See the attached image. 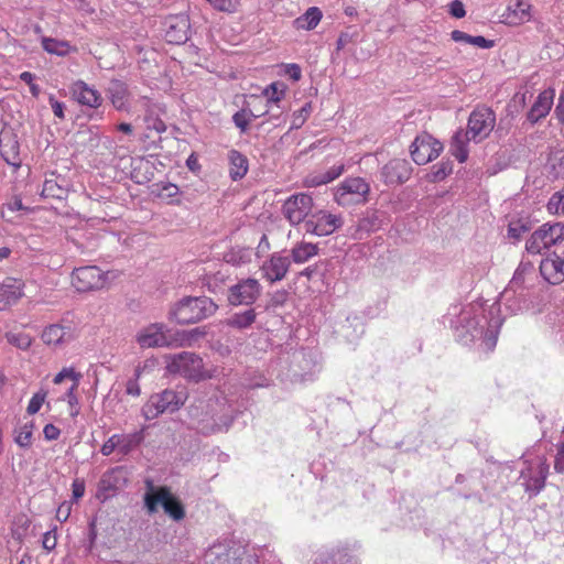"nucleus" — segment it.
Segmentation results:
<instances>
[{"label": "nucleus", "instance_id": "60", "mask_svg": "<svg viewBox=\"0 0 564 564\" xmlns=\"http://www.w3.org/2000/svg\"><path fill=\"white\" fill-rule=\"evenodd\" d=\"M72 506L68 502H63L58 506L56 512V519L59 522H65L70 516Z\"/></svg>", "mask_w": 564, "mask_h": 564}, {"label": "nucleus", "instance_id": "6", "mask_svg": "<svg viewBox=\"0 0 564 564\" xmlns=\"http://www.w3.org/2000/svg\"><path fill=\"white\" fill-rule=\"evenodd\" d=\"M166 368L171 373H177L196 382L209 377L204 370L203 359L191 351L171 355Z\"/></svg>", "mask_w": 564, "mask_h": 564}, {"label": "nucleus", "instance_id": "51", "mask_svg": "<svg viewBox=\"0 0 564 564\" xmlns=\"http://www.w3.org/2000/svg\"><path fill=\"white\" fill-rule=\"evenodd\" d=\"M235 126L240 130L241 133L247 132L250 123L249 112L247 109H241L232 116Z\"/></svg>", "mask_w": 564, "mask_h": 564}, {"label": "nucleus", "instance_id": "14", "mask_svg": "<svg viewBox=\"0 0 564 564\" xmlns=\"http://www.w3.org/2000/svg\"><path fill=\"white\" fill-rule=\"evenodd\" d=\"M214 403L213 399L197 400L188 408L189 416L197 421V429L203 434L221 431L215 419Z\"/></svg>", "mask_w": 564, "mask_h": 564}, {"label": "nucleus", "instance_id": "28", "mask_svg": "<svg viewBox=\"0 0 564 564\" xmlns=\"http://www.w3.org/2000/svg\"><path fill=\"white\" fill-rule=\"evenodd\" d=\"M67 195L65 180L51 173L43 183L41 196L44 198L63 199Z\"/></svg>", "mask_w": 564, "mask_h": 564}, {"label": "nucleus", "instance_id": "55", "mask_svg": "<svg viewBox=\"0 0 564 564\" xmlns=\"http://www.w3.org/2000/svg\"><path fill=\"white\" fill-rule=\"evenodd\" d=\"M448 12L456 19H462L466 15L464 3L460 0H454L448 6Z\"/></svg>", "mask_w": 564, "mask_h": 564}, {"label": "nucleus", "instance_id": "22", "mask_svg": "<svg viewBox=\"0 0 564 564\" xmlns=\"http://www.w3.org/2000/svg\"><path fill=\"white\" fill-rule=\"evenodd\" d=\"M411 173V164L405 159H393L381 170V175L386 184H402L410 178Z\"/></svg>", "mask_w": 564, "mask_h": 564}, {"label": "nucleus", "instance_id": "10", "mask_svg": "<svg viewBox=\"0 0 564 564\" xmlns=\"http://www.w3.org/2000/svg\"><path fill=\"white\" fill-rule=\"evenodd\" d=\"M344 225L341 216L330 214L327 210L319 209L312 212L311 216L304 221V230L317 237L332 235L336 229Z\"/></svg>", "mask_w": 564, "mask_h": 564}, {"label": "nucleus", "instance_id": "45", "mask_svg": "<svg viewBox=\"0 0 564 564\" xmlns=\"http://www.w3.org/2000/svg\"><path fill=\"white\" fill-rule=\"evenodd\" d=\"M311 112H312L311 102H305L301 107V109H299L297 111H294V113L292 116V121H291V129H300L305 123V121L310 117Z\"/></svg>", "mask_w": 564, "mask_h": 564}, {"label": "nucleus", "instance_id": "8", "mask_svg": "<svg viewBox=\"0 0 564 564\" xmlns=\"http://www.w3.org/2000/svg\"><path fill=\"white\" fill-rule=\"evenodd\" d=\"M370 192V185L361 177H347L336 188L335 202L343 207L364 204Z\"/></svg>", "mask_w": 564, "mask_h": 564}, {"label": "nucleus", "instance_id": "3", "mask_svg": "<svg viewBox=\"0 0 564 564\" xmlns=\"http://www.w3.org/2000/svg\"><path fill=\"white\" fill-rule=\"evenodd\" d=\"M519 484L530 497H536L545 487L550 474V464L545 454H540L535 448L522 454Z\"/></svg>", "mask_w": 564, "mask_h": 564}, {"label": "nucleus", "instance_id": "46", "mask_svg": "<svg viewBox=\"0 0 564 564\" xmlns=\"http://www.w3.org/2000/svg\"><path fill=\"white\" fill-rule=\"evenodd\" d=\"M529 229V226L520 219L510 221L508 225V238L518 241Z\"/></svg>", "mask_w": 564, "mask_h": 564}, {"label": "nucleus", "instance_id": "19", "mask_svg": "<svg viewBox=\"0 0 564 564\" xmlns=\"http://www.w3.org/2000/svg\"><path fill=\"white\" fill-rule=\"evenodd\" d=\"M165 40L172 44H183L189 36V19L185 14L171 15L165 19Z\"/></svg>", "mask_w": 564, "mask_h": 564}, {"label": "nucleus", "instance_id": "62", "mask_svg": "<svg viewBox=\"0 0 564 564\" xmlns=\"http://www.w3.org/2000/svg\"><path fill=\"white\" fill-rule=\"evenodd\" d=\"M338 562H341V557L338 553L336 554H327V556H324V554H321L314 562V564H337Z\"/></svg>", "mask_w": 564, "mask_h": 564}, {"label": "nucleus", "instance_id": "18", "mask_svg": "<svg viewBox=\"0 0 564 564\" xmlns=\"http://www.w3.org/2000/svg\"><path fill=\"white\" fill-rule=\"evenodd\" d=\"M76 337V329L70 324H51L41 335L43 343L54 348L67 345Z\"/></svg>", "mask_w": 564, "mask_h": 564}, {"label": "nucleus", "instance_id": "50", "mask_svg": "<svg viewBox=\"0 0 564 564\" xmlns=\"http://www.w3.org/2000/svg\"><path fill=\"white\" fill-rule=\"evenodd\" d=\"M141 377V368L137 367L134 369V377L129 379L126 384V393L131 397H139L141 393V389L139 386V379Z\"/></svg>", "mask_w": 564, "mask_h": 564}, {"label": "nucleus", "instance_id": "44", "mask_svg": "<svg viewBox=\"0 0 564 564\" xmlns=\"http://www.w3.org/2000/svg\"><path fill=\"white\" fill-rule=\"evenodd\" d=\"M83 375L77 372L73 367H65L58 373L55 375L53 382L61 384L65 379L72 380L75 386H79Z\"/></svg>", "mask_w": 564, "mask_h": 564}, {"label": "nucleus", "instance_id": "48", "mask_svg": "<svg viewBox=\"0 0 564 564\" xmlns=\"http://www.w3.org/2000/svg\"><path fill=\"white\" fill-rule=\"evenodd\" d=\"M6 338L9 344L20 349H28L32 343L31 337L23 333L9 332L6 334Z\"/></svg>", "mask_w": 564, "mask_h": 564}, {"label": "nucleus", "instance_id": "1", "mask_svg": "<svg viewBox=\"0 0 564 564\" xmlns=\"http://www.w3.org/2000/svg\"><path fill=\"white\" fill-rule=\"evenodd\" d=\"M535 297L533 293L507 284L499 295V301L489 306L478 301L452 305L448 316L457 341L464 346H474L480 351H492L503 323L500 306L509 314L516 315L530 310Z\"/></svg>", "mask_w": 564, "mask_h": 564}, {"label": "nucleus", "instance_id": "39", "mask_svg": "<svg viewBox=\"0 0 564 564\" xmlns=\"http://www.w3.org/2000/svg\"><path fill=\"white\" fill-rule=\"evenodd\" d=\"M41 43L43 50L52 55L66 56L72 51L69 42L64 40L42 36Z\"/></svg>", "mask_w": 564, "mask_h": 564}, {"label": "nucleus", "instance_id": "13", "mask_svg": "<svg viewBox=\"0 0 564 564\" xmlns=\"http://www.w3.org/2000/svg\"><path fill=\"white\" fill-rule=\"evenodd\" d=\"M262 286L257 279L239 280L228 290V302L234 306L252 305L260 296Z\"/></svg>", "mask_w": 564, "mask_h": 564}, {"label": "nucleus", "instance_id": "5", "mask_svg": "<svg viewBox=\"0 0 564 564\" xmlns=\"http://www.w3.org/2000/svg\"><path fill=\"white\" fill-rule=\"evenodd\" d=\"M187 399L186 392L183 390L175 391L166 389L160 393L152 394L143 404L141 413L145 420L156 419L163 413H174Z\"/></svg>", "mask_w": 564, "mask_h": 564}, {"label": "nucleus", "instance_id": "40", "mask_svg": "<svg viewBox=\"0 0 564 564\" xmlns=\"http://www.w3.org/2000/svg\"><path fill=\"white\" fill-rule=\"evenodd\" d=\"M34 423L26 422L14 430V442L21 448H29L32 444Z\"/></svg>", "mask_w": 564, "mask_h": 564}, {"label": "nucleus", "instance_id": "47", "mask_svg": "<svg viewBox=\"0 0 564 564\" xmlns=\"http://www.w3.org/2000/svg\"><path fill=\"white\" fill-rule=\"evenodd\" d=\"M547 209L550 213L564 215V187L550 197Z\"/></svg>", "mask_w": 564, "mask_h": 564}, {"label": "nucleus", "instance_id": "36", "mask_svg": "<svg viewBox=\"0 0 564 564\" xmlns=\"http://www.w3.org/2000/svg\"><path fill=\"white\" fill-rule=\"evenodd\" d=\"M451 39L457 43H466L479 48L488 50L495 46V41L488 40L481 35H469L463 31L454 30L451 32Z\"/></svg>", "mask_w": 564, "mask_h": 564}, {"label": "nucleus", "instance_id": "33", "mask_svg": "<svg viewBox=\"0 0 564 564\" xmlns=\"http://www.w3.org/2000/svg\"><path fill=\"white\" fill-rule=\"evenodd\" d=\"M318 253V247L312 242H299L290 251L291 262L303 264Z\"/></svg>", "mask_w": 564, "mask_h": 564}, {"label": "nucleus", "instance_id": "52", "mask_svg": "<svg viewBox=\"0 0 564 564\" xmlns=\"http://www.w3.org/2000/svg\"><path fill=\"white\" fill-rule=\"evenodd\" d=\"M57 544L56 528L48 530L43 534L42 545L47 552L53 551Z\"/></svg>", "mask_w": 564, "mask_h": 564}, {"label": "nucleus", "instance_id": "2", "mask_svg": "<svg viewBox=\"0 0 564 564\" xmlns=\"http://www.w3.org/2000/svg\"><path fill=\"white\" fill-rule=\"evenodd\" d=\"M496 124V115L488 107L475 108L468 118L467 130H458L452 138L449 151L460 163L468 159L469 141L476 143L486 139L494 130Z\"/></svg>", "mask_w": 564, "mask_h": 564}, {"label": "nucleus", "instance_id": "63", "mask_svg": "<svg viewBox=\"0 0 564 564\" xmlns=\"http://www.w3.org/2000/svg\"><path fill=\"white\" fill-rule=\"evenodd\" d=\"M72 492L74 500H78L85 495V484L83 480L75 479L72 484Z\"/></svg>", "mask_w": 564, "mask_h": 564}, {"label": "nucleus", "instance_id": "59", "mask_svg": "<svg viewBox=\"0 0 564 564\" xmlns=\"http://www.w3.org/2000/svg\"><path fill=\"white\" fill-rule=\"evenodd\" d=\"M43 435L46 441H56L61 435V430L52 423H48L43 429Z\"/></svg>", "mask_w": 564, "mask_h": 564}, {"label": "nucleus", "instance_id": "21", "mask_svg": "<svg viewBox=\"0 0 564 564\" xmlns=\"http://www.w3.org/2000/svg\"><path fill=\"white\" fill-rule=\"evenodd\" d=\"M540 274L551 284L564 281V250L549 253L540 263Z\"/></svg>", "mask_w": 564, "mask_h": 564}, {"label": "nucleus", "instance_id": "53", "mask_svg": "<svg viewBox=\"0 0 564 564\" xmlns=\"http://www.w3.org/2000/svg\"><path fill=\"white\" fill-rule=\"evenodd\" d=\"M554 470L558 474L564 473V440L556 445Z\"/></svg>", "mask_w": 564, "mask_h": 564}, {"label": "nucleus", "instance_id": "23", "mask_svg": "<svg viewBox=\"0 0 564 564\" xmlns=\"http://www.w3.org/2000/svg\"><path fill=\"white\" fill-rule=\"evenodd\" d=\"M124 481L126 480L122 477V469L120 467L106 471L99 480L97 498L101 501L110 499L116 496Z\"/></svg>", "mask_w": 564, "mask_h": 564}, {"label": "nucleus", "instance_id": "37", "mask_svg": "<svg viewBox=\"0 0 564 564\" xmlns=\"http://www.w3.org/2000/svg\"><path fill=\"white\" fill-rule=\"evenodd\" d=\"M252 254L251 248L236 246L225 253L224 259L229 264L241 267L251 262Z\"/></svg>", "mask_w": 564, "mask_h": 564}, {"label": "nucleus", "instance_id": "57", "mask_svg": "<svg viewBox=\"0 0 564 564\" xmlns=\"http://www.w3.org/2000/svg\"><path fill=\"white\" fill-rule=\"evenodd\" d=\"M48 102L51 105V108H52L55 117L63 120L65 118V113H64L65 104L55 99V97L53 95H51L48 97Z\"/></svg>", "mask_w": 564, "mask_h": 564}, {"label": "nucleus", "instance_id": "49", "mask_svg": "<svg viewBox=\"0 0 564 564\" xmlns=\"http://www.w3.org/2000/svg\"><path fill=\"white\" fill-rule=\"evenodd\" d=\"M46 395H47V392L45 390H40L36 393H34L28 404L26 412L30 415L37 413L40 411V409L42 408V405L46 399Z\"/></svg>", "mask_w": 564, "mask_h": 564}, {"label": "nucleus", "instance_id": "41", "mask_svg": "<svg viewBox=\"0 0 564 564\" xmlns=\"http://www.w3.org/2000/svg\"><path fill=\"white\" fill-rule=\"evenodd\" d=\"M149 490L144 495V505L150 513L158 510V506H161V487L155 488L151 481H148Z\"/></svg>", "mask_w": 564, "mask_h": 564}, {"label": "nucleus", "instance_id": "43", "mask_svg": "<svg viewBox=\"0 0 564 564\" xmlns=\"http://www.w3.org/2000/svg\"><path fill=\"white\" fill-rule=\"evenodd\" d=\"M206 335L205 327H196L189 330H184L182 333H176V337H174L177 341L175 345H192L193 341L197 340L199 337Z\"/></svg>", "mask_w": 564, "mask_h": 564}, {"label": "nucleus", "instance_id": "20", "mask_svg": "<svg viewBox=\"0 0 564 564\" xmlns=\"http://www.w3.org/2000/svg\"><path fill=\"white\" fill-rule=\"evenodd\" d=\"M69 93L80 106L96 109L102 104L101 94L82 79L75 80L69 86Z\"/></svg>", "mask_w": 564, "mask_h": 564}, {"label": "nucleus", "instance_id": "4", "mask_svg": "<svg viewBox=\"0 0 564 564\" xmlns=\"http://www.w3.org/2000/svg\"><path fill=\"white\" fill-rule=\"evenodd\" d=\"M218 306L207 296H185L170 311L169 318L177 324H194L212 316Z\"/></svg>", "mask_w": 564, "mask_h": 564}, {"label": "nucleus", "instance_id": "54", "mask_svg": "<svg viewBox=\"0 0 564 564\" xmlns=\"http://www.w3.org/2000/svg\"><path fill=\"white\" fill-rule=\"evenodd\" d=\"M223 549L221 545H213L210 546L205 555H204V561L206 564H214V560H217L219 562V564L223 563V553L219 552V550Z\"/></svg>", "mask_w": 564, "mask_h": 564}, {"label": "nucleus", "instance_id": "25", "mask_svg": "<svg viewBox=\"0 0 564 564\" xmlns=\"http://www.w3.org/2000/svg\"><path fill=\"white\" fill-rule=\"evenodd\" d=\"M555 93L553 89L541 91L527 113V120L532 124L545 118L552 109Z\"/></svg>", "mask_w": 564, "mask_h": 564}, {"label": "nucleus", "instance_id": "30", "mask_svg": "<svg viewBox=\"0 0 564 564\" xmlns=\"http://www.w3.org/2000/svg\"><path fill=\"white\" fill-rule=\"evenodd\" d=\"M506 20L510 24H522L531 19V4L524 0H517L513 4L508 6Z\"/></svg>", "mask_w": 564, "mask_h": 564}, {"label": "nucleus", "instance_id": "7", "mask_svg": "<svg viewBox=\"0 0 564 564\" xmlns=\"http://www.w3.org/2000/svg\"><path fill=\"white\" fill-rule=\"evenodd\" d=\"M564 240V225L560 223L544 224L538 228L527 240L525 249L529 253L541 254Z\"/></svg>", "mask_w": 564, "mask_h": 564}, {"label": "nucleus", "instance_id": "26", "mask_svg": "<svg viewBox=\"0 0 564 564\" xmlns=\"http://www.w3.org/2000/svg\"><path fill=\"white\" fill-rule=\"evenodd\" d=\"M161 507L174 521H182L186 513L182 501L166 486H161Z\"/></svg>", "mask_w": 564, "mask_h": 564}, {"label": "nucleus", "instance_id": "38", "mask_svg": "<svg viewBox=\"0 0 564 564\" xmlns=\"http://www.w3.org/2000/svg\"><path fill=\"white\" fill-rule=\"evenodd\" d=\"M257 313L253 308L234 313L226 319V325L236 329H247L256 322Z\"/></svg>", "mask_w": 564, "mask_h": 564}, {"label": "nucleus", "instance_id": "11", "mask_svg": "<svg viewBox=\"0 0 564 564\" xmlns=\"http://www.w3.org/2000/svg\"><path fill=\"white\" fill-rule=\"evenodd\" d=\"M107 283V273L97 265L75 268L72 272V284L78 292L102 289Z\"/></svg>", "mask_w": 564, "mask_h": 564}, {"label": "nucleus", "instance_id": "56", "mask_svg": "<svg viewBox=\"0 0 564 564\" xmlns=\"http://www.w3.org/2000/svg\"><path fill=\"white\" fill-rule=\"evenodd\" d=\"M116 449L118 451V440L117 435L113 434L102 444L100 453L104 456H110Z\"/></svg>", "mask_w": 564, "mask_h": 564}, {"label": "nucleus", "instance_id": "24", "mask_svg": "<svg viewBox=\"0 0 564 564\" xmlns=\"http://www.w3.org/2000/svg\"><path fill=\"white\" fill-rule=\"evenodd\" d=\"M23 281L6 278L0 284V311L15 304L24 294Z\"/></svg>", "mask_w": 564, "mask_h": 564}, {"label": "nucleus", "instance_id": "29", "mask_svg": "<svg viewBox=\"0 0 564 564\" xmlns=\"http://www.w3.org/2000/svg\"><path fill=\"white\" fill-rule=\"evenodd\" d=\"M229 176L232 181H239L246 176L249 170V161L245 154L237 150L228 152Z\"/></svg>", "mask_w": 564, "mask_h": 564}, {"label": "nucleus", "instance_id": "34", "mask_svg": "<svg viewBox=\"0 0 564 564\" xmlns=\"http://www.w3.org/2000/svg\"><path fill=\"white\" fill-rule=\"evenodd\" d=\"M322 17V11L317 7H311L294 20V28L296 30H314L321 22Z\"/></svg>", "mask_w": 564, "mask_h": 564}, {"label": "nucleus", "instance_id": "16", "mask_svg": "<svg viewBox=\"0 0 564 564\" xmlns=\"http://www.w3.org/2000/svg\"><path fill=\"white\" fill-rule=\"evenodd\" d=\"M442 150V143L427 133L417 135L410 147L412 160L417 165H424L433 161Z\"/></svg>", "mask_w": 564, "mask_h": 564}, {"label": "nucleus", "instance_id": "31", "mask_svg": "<svg viewBox=\"0 0 564 564\" xmlns=\"http://www.w3.org/2000/svg\"><path fill=\"white\" fill-rule=\"evenodd\" d=\"M19 149V142L12 137L1 139L0 141L2 159L14 169H19L22 164Z\"/></svg>", "mask_w": 564, "mask_h": 564}, {"label": "nucleus", "instance_id": "27", "mask_svg": "<svg viewBox=\"0 0 564 564\" xmlns=\"http://www.w3.org/2000/svg\"><path fill=\"white\" fill-rule=\"evenodd\" d=\"M106 94L111 102V105L119 111H128L129 104V89L128 85L120 79H111L108 87L106 88Z\"/></svg>", "mask_w": 564, "mask_h": 564}, {"label": "nucleus", "instance_id": "9", "mask_svg": "<svg viewBox=\"0 0 564 564\" xmlns=\"http://www.w3.org/2000/svg\"><path fill=\"white\" fill-rule=\"evenodd\" d=\"M313 198L305 193H296L288 197L282 205V214L291 226L303 225L313 212Z\"/></svg>", "mask_w": 564, "mask_h": 564}, {"label": "nucleus", "instance_id": "35", "mask_svg": "<svg viewBox=\"0 0 564 564\" xmlns=\"http://www.w3.org/2000/svg\"><path fill=\"white\" fill-rule=\"evenodd\" d=\"M286 86L283 83L274 82L263 89V96L267 98L265 110L262 115H268L273 105L279 107V102L284 98Z\"/></svg>", "mask_w": 564, "mask_h": 564}, {"label": "nucleus", "instance_id": "64", "mask_svg": "<svg viewBox=\"0 0 564 564\" xmlns=\"http://www.w3.org/2000/svg\"><path fill=\"white\" fill-rule=\"evenodd\" d=\"M555 116L560 122L564 123V90L561 93L558 102L555 107Z\"/></svg>", "mask_w": 564, "mask_h": 564}, {"label": "nucleus", "instance_id": "42", "mask_svg": "<svg viewBox=\"0 0 564 564\" xmlns=\"http://www.w3.org/2000/svg\"><path fill=\"white\" fill-rule=\"evenodd\" d=\"M344 172V165H334L329 167L325 173L316 175L312 180V184L315 186L327 184L339 177Z\"/></svg>", "mask_w": 564, "mask_h": 564}, {"label": "nucleus", "instance_id": "12", "mask_svg": "<svg viewBox=\"0 0 564 564\" xmlns=\"http://www.w3.org/2000/svg\"><path fill=\"white\" fill-rule=\"evenodd\" d=\"M177 340L162 323L150 324L137 334V343L141 348L170 347Z\"/></svg>", "mask_w": 564, "mask_h": 564}, {"label": "nucleus", "instance_id": "17", "mask_svg": "<svg viewBox=\"0 0 564 564\" xmlns=\"http://www.w3.org/2000/svg\"><path fill=\"white\" fill-rule=\"evenodd\" d=\"M508 284L536 295L539 274L534 264L522 259Z\"/></svg>", "mask_w": 564, "mask_h": 564}, {"label": "nucleus", "instance_id": "15", "mask_svg": "<svg viewBox=\"0 0 564 564\" xmlns=\"http://www.w3.org/2000/svg\"><path fill=\"white\" fill-rule=\"evenodd\" d=\"M291 263L286 250L275 251L260 265L262 278L271 284L280 282L288 275Z\"/></svg>", "mask_w": 564, "mask_h": 564}, {"label": "nucleus", "instance_id": "61", "mask_svg": "<svg viewBox=\"0 0 564 564\" xmlns=\"http://www.w3.org/2000/svg\"><path fill=\"white\" fill-rule=\"evenodd\" d=\"M6 207L11 212L29 210V208L23 205L19 195L13 196L10 202L6 204Z\"/></svg>", "mask_w": 564, "mask_h": 564}, {"label": "nucleus", "instance_id": "58", "mask_svg": "<svg viewBox=\"0 0 564 564\" xmlns=\"http://www.w3.org/2000/svg\"><path fill=\"white\" fill-rule=\"evenodd\" d=\"M433 176L435 181H441L445 178L452 172V166L448 163L435 165L433 166Z\"/></svg>", "mask_w": 564, "mask_h": 564}, {"label": "nucleus", "instance_id": "32", "mask_svg": "<svg viewBox=\"0 0 564 564\" xmlns=\"http://www.w3.org/2000/svg\"><path fill=\"white\" fill-rule=\"evenodd\" d=\"M118 440V453L126 456L137 449L144 441V429L128 434H116Z\"/></svg>", "mask_w": 564, "mask_h": 564}]
</instances>
